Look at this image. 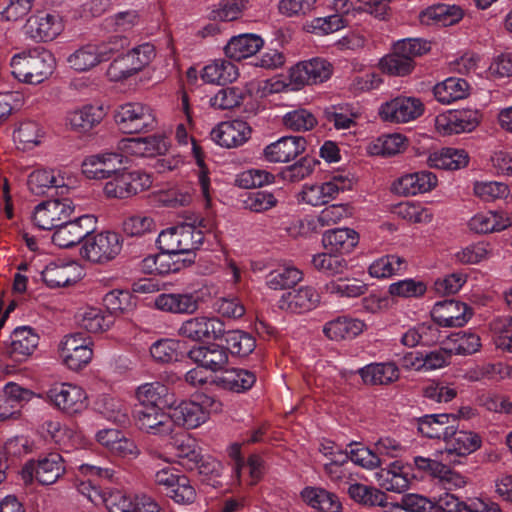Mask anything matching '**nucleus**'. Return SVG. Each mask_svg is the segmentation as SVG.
<instances>
[{
  "label": "nucleus",
  "mask_w": 512,
  "mask_h": 512,
  "mask_svg": "<svg viewBox=\"0 0 512 512\" xmlns=\"http://www.w3.org/2000/svg\"><path fill=\"white\" fill-rule=\"evenodd\" d=\"M222 410V403L212 396L201 394L195 400H185L171 410V423L187 429H195L206 423L211 414Z\"/></svg>",
  "instance_id": "obj_1"
},
{
  "label": "nucleus",
  "mask_w": 512,
  "mask_h": 512,
  "mask_svg": "<svg viewBox=\"0 0 512 512\" xmlns=\"http://www.w3.org/2000/svg\"><path fill=\"white\" fill-rule=\"evenodd\" d=\"M57 411L68 415H81L89 406L86 391L72 383L61 382L51 385L43 395H37Z\"/></svg>",
  "instance_id": "obj_2"
},
{
  "label": "nucleus",
  "mask_w": 512,
  "mask_h": 512,
  "mask_svg": "<svg viewBox=\"0 0 512 512\" xmlns=\"http://www.w3.org/2000/svg\"><path fill=\"white\" fill-rule=\"evenodd\" d=\"M349 173L336 172L322 183L305 184L299 193V200L311 206H321L337 198L353 187Z\"/></svg>",
  "instance_id": "obj_3"
},
{
  "label": "nucleus",
  "mask_w": 512,
  "mask_h": 512,
  "mask_svg": "<svg viewBox=\"0 0 512 512\" xmlns=\"http://www.w3.org/2000/svg\"><path fill=\"white\" fill-rule=\"evenodd\" d=\"M116 124L124 133H142L153 130L156 116L151 106L141 102H128L115 111Z\"/></svg>",
  "instance_id": "obj_4"
},
{
  "label": "nucleus",
  "mask_w": 512,
  "mask_h": 512,
  "mask_svg": "<svg viewBox=\"0 0 512 512\" xmlns=\"http://www.w3.org/2000/svg\"><path fill=\"white\" fill-rule=\"evenodd\" d=\"M66 472L65 460L57 453L52 452L29 461L22 468V479L27 483L35 478L42 485H52Z\"/></svg>",
  "instance_id": "obj_5"
},
{
  "label": "nucleus",
  "mask_w": 512,
  "mask_h": 512,
  "mask_svg": "<svg viewBox=\"0 0 512 512\" xmlns=\"http://www.w3.org/2000/svg\"><path fill=\"white\" fill-rule=\"evenodd\" d=\"M482 114L477 109H451L435 118V129L443 136L470 133L481 123Z\"/></svg>",
  "instance_id": "obj_6"
},
{
  "label": "nucleus",
  "mask_w": 512,
  "mask_h": 512,
  "mask_svg": "<svg viewBox=\"0 0 512 512\" xmlns=\"http://www.w3.org/2000/svg\"><path fill=\"white\" fill-rule=\"evenodd\" d=\"M332 75L331 66H290L283 79L271 83L270 92L299 90L304 85L322 83Z\"/></svg>",
  "instance_id": "obj_7"
},
{
  "label": "nucleus",
  "mask_w": 512,
  "mask_h": 512,
  "mask_svg": "<svg viewBox=\"0 0 512 512\" xmlns=\"http://www.w3.org/2000/svg\"><path fill=\"white\" fill-rule=\"evenodd\" d=\"M425 105L414 96H397L382 103L378 109L379 117L389 123L405 124L424 114Z\"/></svg>",
  "instance_id": "obj_8"
},
{
  "label": "nucleus",
  "mask_w": 512,
  "mask_h": 512,
  "mask_svg": "<svg viewBox=\"0 0 512 512\" xmlns=\"http://www.w3.org/2000/svg\"><path fill=\"white\" fill-rule=\"evenodd\" d=\"M58 352L62 363L74 371L88 365L93 357L91 341L81 333L64 336L58 345Z\"/></svg>",
  "instance_id": "obj_9"
},
{
  "label": "nucleus",
  "mask_w": 512,
  "mask_h": 512,
  "mask_svg": "<svg viewBox=\"0 0 512 512\" xmlns=\"http://www.w3.org/2000/svg\"><path fill=\"white\" fill-rule=\"evenodd\" d=\"M122 249L121 236L116 232L105 231L87 238L81 247V256L94 263L113 260Z\"/></svg>",
  "instance_id": "obj_10"
},
{
  "label": "nucleus",
  "mask_w": 512,
  "mask_h": 512,
  "mask_svg": "<svg viewBox=\"0 0 512 512\" xmlns=\"http://www.w3.org/2000/svg\"><path fill=\"white\" fill-rule=\"evenodd\" d=\"M74 210L73 201L69 198L44 201L35 207L33 222L40 229L51 230L65 223Z\"/></svg>",
  "instance_id": "obj_11"
},
{
  "label": "nucleus",
  "mask_w": 512,
  "mask_h": 512,
  "mask_svg": "<svg viewBox=\"0 0 512 512\" xmlns=\"http://www.w3.org/2000/svg\"><path fill=\"white\" fill-rule=\"evenodd\" d=\"M123 41H109L102 44L89 43L70 53L66 60L74 64H100L118 62Z\"/></svg>",
  "instance_id": "obj_12"
},
{
  "label": "nucleus",
  "mask_w": 512,
  "mask_h": 512,
  "mask_svg": "<svg viewBox=\"0 0 512 512\" xmlns=\"http://www.w3.org/2000/svg\"><path fill=\"white\" fill-rule=\"evenodd\" d=\"M321 295L310 285L284 292L277 301L280 310L289 314H304L320 305Z\"/></svg>",
  "instance_id": "obj_13"
},
{
  "label": "nucleus",
  "mask_w": 512,
  "mask_h": 512,
  "mask_svg": "<svg viewBox=\"0 0 512 512\" xmlns=\"http://www.w3.org/2000/svg\"><path fill=\"white\" fill-rule=\"evenodd\" d=\"M413 464L418 471L438 480L447 490L463 488L467 484L466 477L436 459L415 456Z\"/></svg>",
  "instance_id": "obj_14"
},
{
  "label": "nucleus",
  "mask_w": 512,
  "mask_h": 512,
  "mask_svg": "<svg viewBox=\"0 0 512 512\" xmlns=\"http://www.w3.org/2000/svg\"><path fill=\"white\" fill-rule=\"evenodd\" d=\"M95 225L96 218L93 215H83L69 222L67 220L56 228L52 241L61 248L72 247L93 232Z\"/></svg>",
  "instance_id": "obj_15"
},
{
  "label": "nucleus",
  "mask_w": 512,
  "mask_h": 512,
  "mask_svg": "<svg viewBox=\"0 0 512 512\" xmlns=\"http://www.w3.org/2000/svg\"><path fill=\"white\" fill-rule=\"evenodd\" d=\"M135 425L143 433L164 436L173 430L170 414H167L160 406L138 408L135 411Z\"/></svg>",
  "instance_id": "obj_16"
},
{
  "label": "nucleus",
  "mask_w": 512,
  "mask_h": 512,
  "mask_svg": "<svg viewBox=\"0 0 512 512\" xmlns=\"http://www.w3.org/2000/svg\"><path fill=\"white\" fill-rule=\"evenodd\" d=\"M169 146L167 138L163 135L125 138L118 143V149L122 154L137 157H155L157 155H163L169 150Z\"/></svg>",
  "instance_id": "obj_17"
},
{
  "label": "nucleus",
  "mask_w": 512,
  "mask_h": 512,
  "mask_svg": "<svg viewBox=\"0 0 512 512\" xmlns=\"http://www.w3.org/2000/svg\"><path fill=\"white\" fill-rule=\"evenodd\" d=\"M124 163V156L118 152H103L87 156L81 165L82 173L88 179H108Z\"/></svg>",
  "instance_id": "obj_18"
},
{
  "label": "nucleus",
  "mask_w": 512,
  "mask_h": 512,
  "mask_svg": "<svg viewBox=\"0 0 512 512\" xmlns=\"http://www.w3.org/2000/svg\"><path fill=\"white\" fill-rule=\"evenodd\" d=\"M437 183L434 173L421 170L401 175L392 183L391 189L398 195L415 196L432 191Z\"/></svg>",
  "instance_id": "obj_19"
},
{
  "label": "nucleus",
  "mask_w": 512,
  "mask_h": 512,
  "mask_svg": "<svg viewBox=\"0 0 512 512\" xmlns=\"http://www.w3.org/2000/svg\"><path fill=\"white\" fill-rule=\"evenodd\" d=\"M211 139L224 148H237L251 137V128L243 120H231L219 123L210 133Z\"/></svg>",
  "instance_id": "obj_20"
},
{
  "label": "nucleus",
  "mask_w": 512,
  "mask_h": 512,
  "mask_svg": "<svg viewBox=\"0 0 512 512\" xmlns=\"http://www.w3.org/2000/svg\"><path fill=\"white\" fill-rule=\"evenodd\" d=\"M40 337L30 326H20L13 330L6 354L15 362L26 361L37 349Z\"/></svg>",
  "instance_id": "obj_21"
},
{
  "label": "nucleus",
  "mask_w": 512,
  "mask_h": 512,
  "mask_svg": "<svg viewBox=\"0 0 512 512\" xmlns=\"http://www.w3.org/2000/svg\"><path fill=\"white\" fill-rule=\"evenodd\" d=\"M200 303L201 298L196 291L162 293L159 294L154 301V305L158 310L180 315H192L196 313L200 307Z\"/></svg>",
  "instance_id": "obj_22"
},
{
  "label": "nucleus",
  "mask_w": 512,
  "mask_h": 512,
  "mask_svg": "<svg viewBox=\"0 0 512 512\" xmlns=\"http://www.w3.org/2000/svg\"><path fill=\"white\" fill-rule=\"evenodd\" d=\"M63 28L62 18L58 14L44 12L31 16L25 26L28 37L37 41L53 40Z\"/></svg>",
  "instance_id": "obj_23"
},
{
  "label": "nucleus",
  "mask_w": 512,
  "mask_h": 512,
  "mask_svg": "<svg viewBox=\"0 0 512 512\" xmlns=\"http://www.w3.org/2000/svg\"><path fill=\"white\" fill-rule=\"evenodd\" d=\"M431 315L433 320L443 327H461L467 323L472 313L463 302L444 300L435 303Z\"/></svg>",
  "instance_id": "obj_24"
},
{
  "label": "nucleus",
  "mask_w": 512,
  "mask_h": 512,
  "mask_svg": "<svg viewBox=\"0 0 512 512\" xmlns=\"http://www.w3.org/2000/svg\"><path fill=\"white\" fill-rule=\"evenodd\" d=\"M431 49V43L422 38H405L396 41L391 52L380 60L379 64H406Z\"/></svg>",
  "instance_id": "obj_25"
},
{
  "label": "nucleus",
  "mask_w": 512,
  "mask_h": 512,
  "mask_svg": "<svg viewBox=\"0 0 512 512\" xmlns=\"http://www.w3.org/2000/svg\"><path fill=\"white\" fill-rule=\"evenodd\" d=\"M107 114L103 105L86 104L69 111L66 123L71 130L79 134H86L99 125Z\"/></svg>",
  "instance_id": "obj_26"
},
{
  "label": "nucleus",
  "mask_w": 512,
  "mask_h": 512,
  "mask_svg": "<svg viewBox=\"0 0 512 512\" xmlns=\"http://www.w3.org/2000/svg\"><path fill=\"white\" fill-rule=\"evenodd\" d=\"M306 140L300 136H284L267 145L263 150L265 159L272 163H285L304 152Z\"/></svg>",
  "instance_id": "obj_27"
},
{
  "label": "nucleus",
  "mask_w": 512,
  "mask_h": 512,
  "mask_svg": "<svg viewBox=\"0 0 512 512\" xmlns=\"http://www.w3.org/2000/svg\"><path fill=\"white\" fill-rule=\"evenodd\" d=\"M357 373L364 384L371 386H388L400 378V369L393 361L370 363Z\"/></svg>",
  "instance_id": "obj_28"
},
{
  "label": "nucleus",
  "mask_w": 512,
  "mask_h": 512,
  "mask_svg": "<svg viewBox=\"0 0 512 512\" xmlns=\"http://www.w3.org/2000/svg\"><path fill=\"white\" fill-rule=\"evenodd\" d=\"M82 269L76 262H52L42 271V280L50 288H58L77 282Z\"/></svg>",
  "instance_id": "obj_29"
},
{
  "label": "nucleus",
  "mask_w": 512,
  "mask_h": 512,
  "mask_svg": "<svg viewBox=\"0 0 512 512\" xmlns=\"http://www.w3.org/2000/svg\"><path fill=\"white\" fill-rule=\"evenodd\" d=\"M445 453L447 455L467 456L481 446V438L471 431H458L454 423L451 424L444 438Z\"/></svg>",
  "instance_id": "obj_30"
},
{
  "label": "nucleus",
  "mask_w": 512,
  "mask_h": 512,
  "mask_svg": "<svg viewBox=\"0 0 512 512\" xmlns=\"http://www.w3.org/2000/svg\"><path fill=\"white\" fill-rule=\"evenodd\" d=\"M358 243L359 234L352 228H335L322 235L324 249L337 255L351 253Z\"/></svg>",
  "instance_id": "obj_31"
},
{
  "label": "nucleus",
  "mask_w": 512,
  "mask_h": 512,
  "mask_svg": "<svg viewBox=\"0 0 512 512\" xmlns=\"http://www.w3.org/2000/svg\"><path fill=\"white\" fill-rule=\"evenodd\" d=\"M367 328L364 321L346 316L337 317L323 326L324 335L333 341L354 339Z\"/></svg>",
  "instance_id": "obj_32"
},
{
  "label": "nucleus",
  "mask_w": 512,
  "mask_h": 512,
  "mask_svg": "<svg viewBox=\"0 0 512 512\" xmlns=\"http://www.w3.org/2000/svg\"><path fill=\"white\" fill-rule=\"evenodd\" d=\"M188 357L193 362L213 372L222 370L229 359L227 350L215 343L193 347L188 352Z\"/></svg>",
  "instance_id": "obj_33"
},
{
  "label": "nucleus",
  "mask_w": 512,
  "mask_h": 512,
  "mask_svg": "<svg viewBox=\"0 0 512 512\" xmlns=\"http://www.w3.org/2000/svg\"><path fill=\"white\" fill-rule=\"evenodd\" d=\"M264 45L257 34L245 33L233 36L224 47L225 55L234 61H242L254 56Z\"/></svg>",
  "instance_id": "obj_34"
},
{
  "label": "nucleus",
  "mask_w": 512,
  "mask_h": 512,
  "mask_svg": "<svg viewBox=\"0 0 512 512\" xmlns=\"http://www.w3.org/2000/svg\"><path fill=\"white\" fill-rule=\"evenodd\" d=\"M511 224V219L505 213L491 210L475 214L468 222L470 230L478 234L500 232Z\"/></svg>",
  "instance_id": "obj_35"
},
{
  "label": "nucleus",
  "mask_w": 512,
  "mask_h": 512,
  "mask_svg": "<svg viewBox=\"0 0 512 512\" xmlns=\"http://www.w3.org/2000/svg\"><path fill=\"white\" fill-rule=\"evenodd\" d=\"M212 382L222 389L240 393L249 390L255 384L256 376L249 370L232 368L215 376Z\"/></svg>",
  "instance_id": "obj_36"
},
{
  "label": "nucleus",
  "mask_w": 512,
  "mask_h": 512,
  "mask_svg": "<svg viewBox=\"0 0 512 512\" xmlns=\"http://www.w3.org/2000/svg\"><path fill=\"white\" fill-rule=\"evenodd\" d=\"M440 330L434 323H420L409 327L400 336V343L408 348L418 345L430 346L440 339Z\"/></svg>",
  "instance_id": "obj_37"
},
{
  "label": "nucleus",
  "mask_w": 512,
  "mask_h": 512,
  "mask_svg": "<svg viewBox=\"0 0 512 512\" xmlns=\"http://www.w3.org/2000/svg\"><path fill=\"white\" fill-rule=\"evenodd\" d=\"M469 93V83L465 79L458 77H449L433 87L435 99L443 105H449L455 101L462 100Z\"/></svg>",
  "instance_id": "obj_38"
},
{
  "label": "nucleus",
  "mask_w": 512,
  "mask_h": 512,
  "mask_svg": "<svg viewBox=\"0 0 512 512\" xmlns=\"http://www.w3.org/2000/svg\"><path fill=\"white\" fill-rule=\"evenodd\" d=\"M45 136L43 127L34 120L19 122L13 132V140L20 150H32L39 146Z\"/></svg>",
  "instance_id": "obj_39"
},
{
  "label": "nucleus",
  "mask_w": 512,
  "mask_h": 512,
  "mask_svg": "<svg viewBox=\"0 0 512 512\" xmlns=\"http://www.w3.org/2000/svg\"><path fill=\"white\" fill-rule=\"evenodd\" d=\"M375 476L378 484L387 491L402 493L409 488L410 479L399 461L380 469Z\"/></svg>",
  "instance_id": "obj_40"
},
{
  "label": "nucleus",
  "mask_w": 512,
  "mask_h": 512,
  "mask_svg": "<svg viewBox=\"0 0 512 512\" xmlns=\"http://www.w3.org/2000/svg\"><path fill=\"white\" fill-rule=\"evenodd\" d=\"M413 66H381L379 71L357 76L353 87L358 91L377 89L383 83V76H406L412 72Z\"/></svg>",
  "instance_id": "obj_41"
},
{
  "label": "nucleus",
  "mask_w": 512,
  "mask_h": 512,
  "mask_svg": "<svg viewBox=\"0 0 512 512\" xmlns=\"http://www.w3.org/2000/svg\"><path fill=\"white\" fill-rule=\"evenodd\" d=\"M303 272L289 263L278 265L268 272L265 283L272 290H283L295 286L303 280Z\"/></svg>",
  "instance_id": "obj_42"
},
{
  "label": "nucleus",
  "mask_w": 512,
  "mask_h": 512,
  "mask_svg": "<svg viewBox=\"0 0 512 512\" xmlns=\"http://www.w3.org/2000/svg\"><path fill=\"white\" fill-rule=\"evenodd\" d=\"M427 162L433 168L457 170L468 164L469 157L463 149L447 147L430 153Z\"/></svg>",
  "instance_id": "obj_43"
},
{
  "label": "nucleus",
  "mask_w": 512,
  "mask_h": 512,
  "mask_svg": "<svg viewBox=\"0 0 512 512\" xmlns=\"http://www.w3.org/2000/svg\"><path fill=\"white\" fill-rule=\"evenodd\" d=\"M324 116L327 121L333 123L336 129H349L356 124L361 112L353 103L332 104L324 108Z\"/></svg>",
  "instance_id": "obj_44"
},
{
  "label": "nucleus",
  "mask_w": 512,
  "mask_h": 512,
  "mask_svg": "<svg viewBox=\"0 0 512 512\" xmlns=\"http://www.w3.org/2000/svg\"><path fill=\"white\" fill-rule=\"evenodd\" d=\"M77 324L90 333L107 331L112 325V319L101 308L94 306L82 307L76 316Z\"/></svg>",
  "instance_id": "obj_45"
},
{
  "label": "nucleus",
  "mask_w": 512,
  "mask_h": 512,
  "mask_svg": "<svg viewBox=\"0 0 512 512\" xmlns=\"http://www.w3.org/2000/svg\"><path fill=\"white\" fill-rule=\"evenodd\" d=\"M456 417L452 414H430L418 419V431L428 438L443 439Z\"/></svg>",
  "instance_id": "obj_46"
},
{
  "label": "nucleus",
  "mask_w": 512,
  "mask_h": 512,
  "mask_svg": "<svg viewBox=\"0 0 512 512\" xmlns=\"http://www.w3.org/2000/svg\"><path fill=\"white\" fill-rule=\"evenodd\" d=\"M301 496L309 506L323 512H340L342 508L339 498L323 488L306 487Z\"/></svg>",
  "instance_id": "obj_47"
},
{
  "label": "nucleus",
  "mask_w": 512,
  "mask_h": 512,
  "mask_svg": "<svg viewBox=\"0 0 512 512\" xmlns=\"http://www.w3.org/2000/svg\"><path fill=\"white\" fill-rule=\"evenodd\" d=\"M407 264L404 258L397 255H385L373 261L368 273L371 277L381 279L402 274Z\"/></svg>",
  "instance_id": "obj_48"
},
{
  "label": "nucleus",
  "mask_w": 512,
  "mask_h": 512,
  "mask_svg": "<svg viewBox=\"0 0 512 512\" xmlns=\"http://www.w3.org/2000/svg\"><path fill=\"white\" fill-rule=\"evenodd\" d=\"M408 146L407 138L399 133L382 135L368 146L371 155L394 156Z\"/></svg>",
  "instance_id": "obj_49"
},
{
  "label": "nucleus",
  "mask_w": 512,
  "mask_h": 512,
  "mask_svg": "<svg viewBox=\"0 0 512 512\" xmlns=\"http://www.w3.org/2000/svg\"><path fill=\"white\" fill-rule=\"evenodd\" d=\"M450 355H471L481 347L480 337L472 332H459L452 334L445 342Z\"/></svg>",
  "instance_id": "obj_50"
},
{
  "label": "nucleus",
  "mask_w": 512,
  "mask_h": 512,
  "mask_svg": "<svg viewBox=\"0 0 512 512\" xmlns=\"http://www.w3.org/2000/svg\"><path fill=\"white\" fill-rule=\"evenodd\" d=\"M63 185V177L52 169H37L28 178L29 190L35 195H43L48 189Z\"/></svg>",
  "instance_id": "obj_51"
},
{
  "label": "nucleus",
  "mask_w": 512,
  "mask_h": 512,
  "mask_svg": "<svg viewBox=\"0 0 512 512\" xmlns=\"http://www.w3.org/2000/svg\"><path fill=\"white\" fill-rule=\"evenodd\" d=\"M207 225L201 220L198 225L193 223L180 224L181 254L191 253L202 245Z\"/></svg>",
  "instance_id": "obj_52"
},
{
  "label": "nucleus",
  "mask_w": 512,
  "mask_h": 512,
  "mask_svg": "<svg viewBox=\"0 0 512 512\" xmlns=\"http://www.w3.org/2000/svg\"><path fill=\"white\" fill-rule=\"evenodd\" d=\"M168 393V388L161 382H149L138 386L135 390V398L139 408L150 406H160L164 397Z\"/></svg>",
  "instance_id": "obj_53"
},
{
  "label": "nucleus",
  "mask_w": 512,
  "mask_h": 512,
  "mask_svg": "<svg viewBox=\"0 0 512 512\" xmlns=\"http://www.w3.org/2000/svg\"><path fill=\"white\" fill-rule=\"evenodd\" d=\"M139 501L140 496L133 497L125 491L115 489L105 493L102 504L109 512H137Z\"/></svg>",
  "instance_id": "obj_54"
},
{
  "label": "nucleus",
  "mask_w": 512,
  "mask_h": 512,
  "mask_svg": "<svg viewBox=\"0 0 512 512\" xmlns=\"http://www.w3.org/2000/svg\"><path fill=\"white\" fill-rule=\"evenodd\" d=\"M113 41H123V46L119 48L122 55L118 61L130 64H150L156 57L155 47L151 43H142L130 50L124 51V47L127 45L125 38L114 39Z\"/></svg>",
  "instance_id": "obj_55"
},
{
  "label": "nucleus",
  "mask_w": 512,
  "mask_h": 512,
  "mask_svg": "<svg viewBox=\"0 0 512 512\" xmlns=\"http://www.w3.org/2000/svg\"><path fill=\"white\" fill-rule=\"evenodd\" d=\"M318 124L316 116L305 108L287 112L283 116V125L286 129L295 132H306L314 129Z\"/></svg>",
  "instance_id": "obj_56"
},
{
  "label": "nucleus",
  "mask_w": 512,
  "mask_h": 512,
  "mask_svg": "<svg viewBox=\"0 0 512 512\" xmlns=\"http://www.w3.org/2000/svg\"><path fill=\"white\" fill-rule=\"evenodd\" d=\"M311 263L317 271L328 276L342 274L347 269V261L345 259L328 251L313 255Z\"/></svg>",
  "instance_id": "obj_57"
},
{
  "label": "nucleus",
  "mask_w": 512,
  "mask_h": 512,
  "mask_svg": "<svg viewBox=\"0 0 512 512\" xmlns=\"http://www.w3.org/2000/svg\"><path fill=\"white\" fill-rule=\"evenodd\" d=\"M23 62L27 64H53L56 59L49 49L37 45L24 48L11 58V64H21Z\"/></svg>",
  "instance_id": "obj_58"
},
{
  "label": "nucleus",
  "mask_w": 512,
  "mask_h": 512,
  "mask_svg": "<svg viewBox=\"0 0 512 512\" xmlns=\"http://www.w3.org/2000/svg\"><path fill=\"white\" fill-rule=\"evenodd\" d=\"M104 195L109 199H127L132 197L127 169H117L103 187Z\"/></svg>",
  "instance_id": "obj_59"
},
{
  "label": "nucleus",
  "mask_w": 512,
  "mask_h": 512,
  "mask_svg": "<svg viewBox=\"0 0 512 512\" xmlns=\"http://www.w3.org/2000/svg\"><path fill=\"white\" fill-rule=\"evenodd\" d=\"M348 25V22L339 14L326 17H317L306 24V30L315 35H328L337 32Z\"/></svg>",
  "instance_id": "obj_60"
},
{
  "label": "nucleus",
  "mask_w": 512,
  "mask_h": 512,
  "mask_svg": "<svg viewBox=\"0 0 512 512\" xmlns=\"http://www.w3.org/2000/svg\"><path fill=\"white\" fill-rule=\"evenodd\" d=\"M12 75L19 82L37 85L53 74V66H12Z\"/></svg>",
  "instance_id": "obj_61"
},
{
  "label": "nucleus",
  "mask_w": 512,
  "mask_h": 512,
  "mask_svg": "<svg viewBox=\"0 0 512 512\" xmlns=\"http://www.w3.org/2000/svg\"><path fill=\"white\" fill-rule=\"evenodd\" d=\"M396 213L402 219L415 224H428L434 217L433 211L419 203L405 202L396 208Z\"/></svg>",
  "instance_id": "obj_62"
},
{
  "label": "nucleus",
  "mask_w": 512,
  "mask_h": 512,
  "mask_svg": "<svg viewBox=\"0 0 512 512\" xmlns=\"http://www.w3.org/2000/svg\"><path fill=\"white\" fill-rule=\"evenodd\" d=\"M239 76L237 66H203L201 79L208 84L225 85Z\"/></svg>",
  "instance_id": "obj_63"
},
{
  "label": "nucleus",
  "mask_w": 512,
  "mask_h": 512,
  "mask_svg": "<svg viewBox=\"0 0 512 512\" xmlns=\"http://www.w3.org/2000/svg\"><path fill=\"white\" fill-rule=\"evenodd\" d=\"M427 290L423 281L406 278L393 282L388 287V293L398 298H417L425 294Z\"/></svg>",
  "instance_id": "obj_64"
}]
</instances>
